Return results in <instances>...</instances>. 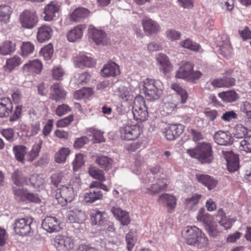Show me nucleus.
<instances>
[{
  "label": "nucleus",
  "instance_id": "f257e3e1",
  "mask_svg": "<svg viewBox=\"0 0 251 251\" xmlns=\"http://www.w3.org/2000/svg\"><path fill=\"white\" fill-rule=\"evenodd\" d=\"M187 152L201 163H210L214 158L212 147L208 143H201L194 149H188Z\"/></svg>",
  "mask_w": 251,
  "mask_h": 251
},
{
  "label": "nucleus",
  "instance_id": "4be33fe9",
  "mask_svg": "<svg viewBox=\"0 0 251 251\" xmlns=\"http://www.w3.org/2000/svg\"><path fill=\"white\" fill-rule=\"evenodd\" d=\"M52 30L50 26L43 25L38 28L37 39L39 42L48 41L52 35Z\"/></svg>",
  "mask_w": 251,
  "mask_h": 251
},
{
  "label": "nucleus",
  "instance_id": "5701e85b",
  "mask_svg": "<svg viewBox=\"0 0 251 251\" xmlns=\"http://www.w3.org/2000/svg\"><path fill=\"white\" fill-rule=\"evenodd\" d=\"M111 211L114 217L119 220L124 226H126L130 222L128 213L123 210L118 206H113L111 208Z\"/></svg>",
  "mask_w": 251,
  "mask_h": 251
},
{
  "label": "nucleus",
  "instance_id": "b1692460",
  "mask_svg": "<svg viewBox=\"0 0 251 251\" xmlns=\"http://www.w3.org/2000/svg\"><path fill=\"white\" fill-rule=\"evenodd\" d=\"M85 28L84 25H80L70 30L67 35L68 41L74 42L80 40L82 37Z\"/></svg>",
  "mask_w": 251,
  "mask_h": 251
},
{
  "label": "nucleus",
  "instance_id": "dca6fc26",
  "mask_svg": "<svg viewBox=\"0 0 251 251\" xmlns=\"http://www.w3.org/2000/svg\"><path fill=\"white\" fill-rule=\"evenodd\" d=\"M53 245L58 251H69L74 248V243L71 239L58 235L55 238Z\"/></svg>",
  "mask_w": 251,
  "mask_h": 251
},
{
  "label": "nucleus",
  "instance_id": "e2e57ef3",
  "mask_svg": "<svg viewBox=\"0 0 251 251\" xmlns=\"http://www.w3.org/2000/svg\"><path fill=\"white\" fill-rule=\"evenodd\" d=\"M117 95L123 100L127 101L130 97L127 88L125 86H120L116 91Z\"/></svg>",
  "mask_w": 251,
  "mask_h": 251
},
{
  "label": "nucleus",
  "instance_id": "e433bc0d",
  "mask_svg": "<svg viewBox=\"0 0 251 251\" xmlns=\"http://www.w3.org/2000/svg\"><path fill=\"white\" fill-rule=\"evenodd\" d=\"M12 12L11 8L7 5L0 6V21L5 24L9 21L10 15Z\"/></svg>",
  "mask_w": 251,
  "mask_h": 251
},
{
  "label": "nucleus",
  "instance_id": "f8f14e48",
  "mask_svg": "<svg viewBox=\"0 0 251 251\" xmlns=\"http://www.w3.org/2000/svg\"><path fill=\"white\" fill-rule=\"evenodd\" d=\"M184 126L181 124L168 125L163 133L168 140H173L178 138L184 131Z\"/></svg>",
  "mask_w": 251,
  "mask_h": 251
},
{
  "label": "nucleus",
  "instance_id": "f03ea898",
  "mask_svg": "<svg viewBox=\"0 0 251 251\" xmlns=\"http://www.w3.org/2000/svg\"><path fill=\"white\" fill-rule=\"evenodd\" d=\"M143 91L147 100H158L162 93V83L158 80L146 78L143 82Z\"/></svg>",
  "mask_w": 251,
  "mask_h": 251
},
{
  "label": "nucleus",
  "instance_id": "c756f323",
  "mask_svg": "<svg viewBox=\"0 0 251 251\" xmlns=\"http://www.w3.org/2000/svg\"><path fill=\"white\" fill-rule=\"evenodd\" d=\"M42 70V64L39 60H33L29 61L28 63L23 66L24 72L35 73L39 74Z\"/></svg>",
  "mask_w": 251,
  "mask_h": 251
},
{
  "label": "nucleus",
  "instance_id": "37998d69",
  "mask_svg": "<svg viewBox=\"0 0 251 251\" xmlns=\"http://www.w3.org/2000/svg\"><path fill=\"white\" fill-rule=\"evenodd\" d=\"M171 88L180 96L181 98V102L182 103H185L188 96L186 90L177 83H173L171 86Z\"/></svg>",
  "mask_w": 251,
  "mask_h": 251
},
{
  "label": "nucleus",
  "instance_id": "7ed1b4c3",
  "mask_svg": "<svg viewBox=\"0 0 251 251\" xmlns=\"http://www.w3.org/2000/svg\"><path fill=\"white\" fill-rule=\"evenodd\" d=\"M193 68L192 63L184 62L176 71V77L188 81L195 82L201 76L202 74L200 71L194 72Z\"/></svg>",
  "mask_w": 251,
  "mask_h": 251
},
{
  "label": "nucleus",
  "instance_id": "680f3d73",
  "mask_svg": "<svg viewBox=\"0 0 251 251\" xmlns=\"http://www.w3.org/2000/svg\"><path fill=\"white\" fill-rule=\"evenodd\" d=\"M232 71L231 70L226 71V76L222 78L224 87H229L235 85V80L234 78L228 77V75H231Z\"/></svg>",
  "mask_w": 251,
  "mask_h": 251
},
{
  "label": "nucleus",
  "instance_id": "052dcab7",
  "mask_svg": "<svg viewBox=\"0 0 251 251\" xmlns=\"http://www.w3.org/2000/svg\"><path fill=\"white\" fill-rule=\"evenodd\" d=\"M209 236L212 237H217L219 236L221 230L218 227L216 222L214 224L207 226L206 228Z\"/></svg>",
  "mask_w": 251,
  "mask_h": 251
},
{
  "label": "nucleus",
  "instance_id": "20e7f679",
  "mask_svg": "<svg viewBox=\"0 0 251 251\" xmlns=\"http://www.w3.org/2000/svg\"><path fill=\"white\" fill-rule=\"evenodd\" d=\"M31 217H25L16 220L14 225L15 232L21 236L29 235L34 232L35 223Z\"/></svg>",
  "mask_w": 251,
  "mask_h": 251
},
{
  "label": "nucleus",
  "instance_id": "09e8293b",
  "mask_svg": "<svg viewBox=\"0 0 251 251\" xmlns=\"http://www.w3.org/2000/svg\"><path fill=\"white\" fill-rule=\"evenodd\" d=\"M13 191L15 199L18 201H24L27 200V192L24 189L13 187Z\"/></svg>",
  "mask_w": 251,
  "mask_h": 251
},
{
  "label": "nucleus",
  "instance_id": "774afa93",
  "mask_svg": "<svg viewBox=\"0 0 251 251\" xmlns=\"http://www.w3.org/2000/svg\"><path fill=\"white\" fill-rule=\"evenodd\" d=\"M166 34L167 38L171 41L178 40L181 36L180 32L174 29H169L167 30Z\"/></svg>",
  "mask_w": 251,
  "mask_h": 251
},
{
  "label": "nucleus",
  "instance_id": "1a4fd4ad",
  "mask_svg": "<svg viewBox=\"0 0 251 251\" xmlns=\"http://www.w3.org/2000/svg\"><path fill=\"white\" fill-rule=\"evenodd\" d=\"M140 133V127L136 124L126 125L120 129L121 138L123 140H135L139 136Z\"/></svg>",
  "mask_w": 251,
  "mask_h": 251
},
{
  "label": "nucleus",
  "instance_id": "aec40b11",
  "mask_svg": "<svg viewBox=\"0 0 251 251\" xmlns=\"http://www.w3.org/2000/svg\"><path fill=\"white\" fill-rule=\"evenodd\" d=\"M102 76L107 77L116 76L120 73L119 67L114 62H110L105 64L101 70Z\"/></svg>",
  "mask_w": 251,
  "mask_h": 251
},
{
  "label": "nucleus",
  "instance_id": "13d9d810",
  "mask_svg": "<svg viewBox=\"0 0 251 251\" xmlns=\"http://www.w3.org/2000/svg\"><path fill=\"white\" fill-rule=\"evenodd\" d=\"M91 95V90L88 88L84 87L82 89L76 91L74 93V97L76 100H80L83 98H88Z\"/></svg>",
  "mask_w": 251,
  "mask_h": 251
},
{
  "label": "nucleus",
  "instance_id": "338daca9",
  "mask_svg": "<svg viewBox=\"0 0 251 251\" xmlns=\"http://www.w3.org/2000/svg\"><path fill=\"white\" fill-rule=\"evenodd\" d=\"M74 120V116L70 115L69 116L59 120L57 121V126L58 127H63L69 125Z\"/></svg>",
  "mask_w": 251,
  "mask_h": 251
},
{
  "label": "nucleus",
  "instance_id": "ea45409f",
  "mask_svg": "<svg viewBox=\"0 0 251 251\" xmlns=\"http://www.w3.org/2000/svg\"><path fill=\"white\" fill-rule=\"evenodd\" d=\"M22 63L21 58L18 56H15L13 58L7 60L6 64L4 66L5 69L8 72H11L16 67Z\"/></svg>",
  "mask_w": 251,
  "mask_h": 251
},
{
  "label": "nucleus",
  "instance_id": "9d476101",
  "mask_svg": "<svg viewBox=\"0 0 251 251\" xmlns=\"http://www.w3.org/2000/svg\"><path fill=\"white\" fill-rule=\"evenodd\" d=\"M220 155L226 161L228 170L230 172L237 171L239 168L238 157L232 151H222Z\"/></svg>",
  "mask_w": 251,
  "mask_h": 251
},
{
  "label": "nucleus",
  "instance_id": "c9c22d12",
  "mask_svg": "<svg viewBox=\"0 0 251 251\" xmlns=\"http://www.w3.org/2000/svg\"><path fill=\"white\" fill-rule=\"evenodd\" d=\"M16 50V43L6 41L0 45V54L6 55L14 52Z\"/></svg>",
  "mask_w": 251,
  "mask_h": 251
},
{
  "label": "nucleus",
  "instance_id": "a878e982",
  "mask_svg": "<svg viewBox=\"0 0 251 251\" xmlns=\"http://www.w3.org/2000/svg\"><path fill=\"white\" fill-rule=\"evenodd\" d=\"M216 218V221L226 230L230 228L232 223L235 221L233 219H227L222 209L218 210Z\"/></svg>",
  "mask_w": 251,
  "mask_h": 251
},
{
  "label": "nucleus",
  "instance_id": "de8ad7c7",
  "mask_svg": "<svg viewBox=\"0 0 251 251\" xmlns=\"http://www.w3.org/2000/svg\"><path fill=\"white\" fill-rule=\"evenodd\" d=\"M157 59L162 66L160 69L163 71V74L167 73L171 68V64L169 62L168 57L165 55L163 54Z\"/></svg>",
  "mask_w": 251,
  "mask_h": 251
},
{
  "label": "nucleus",
  "instance_id": "f704fd0d",
  "mask_svg": "<svg viewBox=\"0 0 251 251\" xmlns=\"http://www.w3.org/2000/svg\"><path fill=\"white\" fill-rule=\"evenodd\" d=\"M219 97L226 102L235 101L239 99V96L236 92L233 90L224 91L218 94Z\"/></svg>",
  "mask_w": 251,
  "mask_h": 251
},
{
  "label": "nucleus",
  "instance_id": "a19ab883",
  "mask_svg": "<svg viewBox=\"0 0 251 251\" xmlns=\"http://www.w3.org/2000/svg\"><path fill=\"white\" fill-rule=\"evenodd\" d=\"M96 162L101 168L105 170L110 168L113 163L112 159L106 156L97 157Z\"/></svg>",
  "mask_w": 251,
  "mask_h": 251
},
{
  "label": "nucleus",
  "instance_id": "0eeeda50",
  "mask_svg": "<svg viewBox=\"0 0 251 251\" xmlns=\"http://www.w3.org/2000/svg\"><path fill=\"white\" fill-rule=\"evenodd\" d=\"M134 119L138 122H143L147 120L148 116V107L143 99L135 100L132 109Z\"/></svg>",
  "mask_w": 251,
  "mask_h": 251
},
{
  "label": "nucleus",
  "instance_id": "6e6552de",
  "mask_svg": "<svg viewBox=\"0 0 251 251\" xmlns=\"http://www.w3.org/2000/svg\"><path fill=\"white\" fill-rule=\"evenodd\" d=\"M75 197V192L73 187L68 186H62L56 191L55 198L58 202L61 205H64L68 202H71Z\"/></svg>",
  "mask_w": 251,
  "mask_h": 251
},
{
  "label": "nucleus",
  "instance_id": "393cba45",
  "mask_svg": "<svg viewBox=\"0 0 251 251\" xmlns=\"http://www.w3.org/2000/svg\"><path fill=\"white\" fill-rule=\"evenodd\" d=\"M103 194L98 188L90 189L84 194V199L86 203H92L102 199Z\"/></svg>",
  "mask_w": 251,
  "mask_h": 251
},
{
  "label": "nucleus",
  "instance_id": "bf43d9fd",
  "mask_svg": "<svg viewBox=\"0 0 251 251\" xmlns=\"http://www.w3.org/2000/svg\"><path fill=\"white\" fill-rule=\"evenodd\" d=\"M240 150L246 152H251V136L245 137L240 142Z\"/></svg>",
  "mask_w": 251,
  "mask_h": 251
},
{
  "label": "nucleus",
  "instance_id": "423d86ee",
  "mask_svg": "<svg viewBox=\"0 0 251 251\" xmlns=\"http://www.w3.org/2000/svg\"><path fill=\"white\" fill-rule=\"evenodd\" d=\"M19 20L23 28L32 29L37 25L38 18L35 10L25 9L20 14Z\"/></svg>",
  "mask_w": 251,
  "mask_h": 251
},
{
  "label": "nucleus",
  "instance_id": "0e129e2a",
  "mask_svg": "<svg viewBox=\"0 0 251 251\" xmlns=\"http://www.w3.org/2000/svg\"><path fill=\"white\" fill-rule=\"evenodd\" d=\"M71 110V108L66 104H62L57 106L56 109V114L58 116H62Z\"/></svg>",
  "mask_w": 251,
  "mask_h": 251
},
{
  "label": "nucleus",
  "instance_id": "603ef678",
  "mask_svg": "<svg viewBox=\"0 0 251 251\" xmlns=\"http://www.w3.org/2000/svg\"><path fill=\"white\" fill-rule=\"evenodd\" d=\"M88 172L92 177L100 181L104 179L103 172L95 167L91 166L88 170Z\"/></svg>",
  "mask_w": 251,
  "mask_h": 251
},
{
  "label": "nucleus",
  "instance_id": "9b49d317",
  "mask_svg": "<svg viewBox=\"0 0 251 251\" xmlns=\"http://www.w3.org/2000/svg\"><path fill=\"white\" fill-rule=\"evenodd\" d=\"M42 226L50 233L57 232L61 229L59 220L52 216L46 217L42 222Z\"/></svg>",
  "mask_w": 251,
  "mask_h": 251
},
{
  "label": "nucleus",
  "instance_id": "6ab92c4d",
  "mask_svg": "<svg viewBox=\"0 0 251 251\" xmlns=\"http://www.w3.org/2000/svg\"><path fill=\"white\" fill-rule=\"evenodd\" d=\"M176 198L173 195L166 193L161 195L158 201L164 206H166L169 212H172L176 206Z\"/></svg>",
  "mask_w": 251,
  "mask_h": 251
},
{
  "label": "nucleus",
  "instance_id": "2eb2a0df",
  "mask_svg": "<svg viewBox=\"0 0 251 251\" xmlns=\"http://www.w3.org/2000/svg\"><path fill=\"white\" fill-rule=\"evenodd\" d=\"M60 10V3L56 1H51L44 8V19L46 21H52Z\"/></svg>",
  "mask_w": 251,
  "mask_h": 251
},
{
  "label": "nucleus",
  "instance_id": "864d4df0",
  "mask_svg": "<svg viewBox=\"0 0 251 251\" xmlns=\"http://www.w3.org/2000/svg\"><path fill=\"white\" fill-rule=\"evenodd\" d=\"M181 47L191 50L193 51H197L200 48V45L189 39H187L180 42Z\"/></svg>",
  "mask_w": 251,
  "mask_h": 251
},
{
  "label": "nucleus",
  "instance_id": "79ce46f5",
  "mask_svg": "<svg viewBox=\"0 0 251 251\" xmlns=\"http://www.w3.org/2000/svg\"><path fill=\"white\" fill-rule=\"evenodd\" d=\"M43 142L40 140L33 146L32 149L29 151L26 156L27 160L29 162L33 161L38 156Z\"/></svg>",
  "mask_w": 251,
  "mask_h": 251
},
{
  "label": "nucleus",
  "instance_id": "c03bdc74",
  "mask_svg": "<svg viewBox=\"0 0 251 251\" xmlns=\"http://www.w3.org/2000/svg\"><path fill=\"white\" fill-rule=\"evenodd\" d=\"M70 153V150L67 148H62L55 154V161L57 163H63L65 162L67 157Z\"/></svg>",
  "mask_w": 251,
  "mask_h": 251
},
{
  "label": "nucleus",
  "instance_id": "39448f33",
  "mask_svg": "<svg viewBox=\"0 0 251 251\" xmlns=\"http://www.w3.org/2000/svg\"><path fill=\"white\" fill-rule=\"evenodd\" d=\"M184 236L187 243L191 245L198 243L205 244L207 241L204 235H202L201 230L195 226H187Z\"/></svg>",
  "mask_w": 251,
  "mask_h": 251
},
{
  "label": "nucleus",
  "instance_id": "3c124183",
  "mask_svg": "<svg viewBox=\"0 0 251 251\" xmlns=\"http://www.w3.org/2000/svg\"><path fill=\"white\" fill-rule=\"evenodd\" d=\"M203 113L209 122H213L214 120L221 115V111L207 108L203 111Z\"/></svg>",
  "mask_w": 251,
  "mask_h": 251
},
{
  "label": "nucleus",
  "instance_id": "f3484780",
  "mask_svg": "<svg viewBox=\"0 0 251 251\" xmlns=\"http://www.w3.org/2000/svg\"><path fill=\"white\" fill-rule=\"evenodd\" d=\"M142 24L144 30L148 35L157 34L160 30L159 25L155 21L148 17L143 19Z\"/></svg>",
  "mask_w": 251,
  "mask_h": 251
},
{
  "label": "nucleus",
  "instance_id": "cd10ccee",
  "mask_svg": "<svg viewBox=\"0 0 251 251\" xmlns=\"http://www.w3.org/2000/svg\"><path fill=\"white\" fill-rule=\"evenodd\" d=\"M74 63L76 67L81 68L84 67H92L95 61L92 57L82 54L75 59Z\"/></svg>",
  "mask_w": 251,
  "mask_h": 251
},
{
  "label": "nucleus",
  "instance_id": "ddd939ff",
  "mask_svg": "<svg viewBox=\"0 0 251 251\" xmlns=\"http://www.w3.org/2000/svg\"><path fill=\"white\" fill-rule=\"evenodd\" d=\"M88 33L89 37L97 45H103L106 43V34L103 30L97 29L93 25H90Z\"/></svg>",
  "mask_w": 251,
  "mask_h": 251
},
{
  "label": "nucleus",
  "instance_id": "4c0bfd02",
  "mask_svg": "<svg viewBox=\"0 0 251 251\" xmlns=\"http://www.w3.org/2000/svg\"><path fill=\"white\" fill-rule=\"evenodd\" d=\"M21 55L26 58L33 54L34 51V45L30 42H25L21 46Z\"/></svg>",
  "mask_w": 251,
  "mask_h": 251
},
{
  "label": "nucleus",
  "instance_id": "a211bd4d",
  "mask_svg": "<svg viewBox=\"0 0 251 251\" xmlns=\"http://www.w3.org/2000/svg\"><path fill=\"white\" fill-rule=\"evenodd\" d=\"M85 213L77 208H73L68 212L67 220L70 223L81 224L85 219Z\"/></svg>",
  "mask_w": 251,
  "mask_h": 251
},
{
  "label": "nucleus",
  "instance_id": "7c9ffc66",
  "mask_svg": "<svg viewBox=\"0 0 251 251\" xmlns=\"http://www.w3.org/2000/svg\"><path fill=\"white\" fill-rule=\"evenodd\" d=\"M51 93L50 97V99L58 101L64 99L66 96L65 92L60 87L59 83H55L51 87Z\"/></svg>",
  "mask_w": 251,
  "mask_h": 251
},
{
  "label": "nucleus",
  "instance_id": "69168bd1",
  "mask_svg": "<svg viewBox=\"0 0 251 251\" xmlns=\"http://www.w3.org/2000/svg\"><path fill=\"white\" fill-rule=\"evenodd\" d=\"M241 110L248 118L251 119V103L250 102L246 101L243 102Z\"/></svg>",
  "mask_w": 251,
  "mask_h": 251
},
{
  "label": "nucleus",
  "instance_id": "4468645a",
  "mask_svg": "<svg viewBox=\"0 0 251 251\" xmlns=\"http://www.w3.org/2000/svg\"><path fill=\"white\" fill-rule=\"evenodd\" d=\"M213 139L215 143L221 146H228L233 143V137L228 131L219 130L215 133Z\"/></svg>",
  "mask_w": 251,
  "mask_h": 251
},
{
  "label": "nucleus",
  "instance_id": "49530a36",
  "mask_svg": "<svg viewBox=\"0 0 251 251\" xmlns=\"http://www.w3.org/2000/svg\"><path fill=\"white\" fill-rule=\"evenodd\" d=\"M247 133L248 130L246 127L242 125H237L234 129V137L237 139L245 138Z\"/></svg>",
  "mask_w": 251,
  "mask_h": 251
},
{
  "label": "nucleus",
  "instance_id": "a18cd8bd",
  "mask_svg": "<svg viewBox=\"0 0 251 251\" xmlns=\"http://www.w3.org/2000/svg\"><path fill=\"white\" fill-rule=\"evenodd\" d=\"M85 156L82 153L76 154L75 158L72 163L73 169L74 171H77L85 162Z\"/></svg>",
  "mask_w": 251,
  "mask_h": 251
},
{
  "label": "nucleus",
  "instance_id": "72a5a7b5",
  "mask_svg": "<svg viewBox=\"0 0 251 251\" xmlns=\"http://www.w3.org/2000/svg\"><path fill=\"white\" fill-rule=\"evenodd\" d=\"M11 179L13 183L17 186H21L24 184L28 185L27 178L24 176L21 171L18 170L13 173Z\"/></svg>",
  "mask_w": 251,
  "mask_h": 251
},
{
  "label": "nucleus",
  "instance_id": "6e6d98bb",
  "mask_svg": "<svg viewBox=\"0 0 251 251\" xmlns=\"http://www.w3.org/2000/svg\"><path fill=\"white\" fill-rule=\"evenodd\" d=\"M126 248L128 251H131L136 241L135 234L131 231L129 232L126 236Z\"/></svg>",
  "mask_w": 251,
  "mask_h": 251
},
{
  "label": "nucleus",
  "instance_id": "8fccbe9b",
  "mask_svg": "<svg viewBox=\"0 0 251 251\" xmlns=\"http://www.w3.org/2000/svg\"><path fill=\"white\" fill-rule=\"evenodd\" d=\"M28 183L32 186L34 188L37 189L43 184L44 180L39 175L34 174L31 175L28 179Z\"/></svg>",
  "mask_w": 251,
  "mask_h": 251
},
{
  "label": "nucleus",
  "instance_id": "5fc2aeb1",
  "mask_svg": "<svg viewBox=\"0 0 251 251\" xmlns=\"http://www.w3.org/2000/svg\"><path fill=\"white\" fill-rule=\"evenodd\" d=\"M53 49L51 44H49L42 48L40 54L44 57L46 60H50L53 55Z\"/></svg>",
  "mask_w": 251,
  "mask_h": 251
},
{
  "label": "nucleus",
  "instance_id": "2f4dec72",
  "mask_svg": "<svg viewBox=\"0 0 251 251\" xmlns=\"http://www.w3.org/2000/svg\"><path fill=\"white\" fill-rule=\"evenodd\" d=\"M199 182L207 186L209 190L214 188L217 184V181L213 177L206 175H201L197 176Z\"/></svg>",
  "mask_w": 251,
  "mask_h": 251
},
{
  "label": "nucleus",
  "instance_id": "bb28decb",
  "mask_svg": "<svg viewBox=\"0 0 251 251\" xmlns=\"http://www.w3.org/2000/svg\"><path fill=\"white\" fill-rule=\"evenodd\" d=\"M90 11L86 8L78 7L70 15V20L74 22H80L87 18Z\"/></svg>",
  "mask_w": 251,
  "mask_h": 251
},
{
  "label": "nucleus",
  "instance_id": "4d7b16f0",
  "mask_svg": "<svg viewBox=\"0 0 251 251\" xmlns=\"http://www.w3.org/2000/svg\"><path fill=\"white\" fill-rule=\"evenodd\" d=\"M91 75L87 72L78 74L76 76V83L78 86L85 85L90 80Z\"/></svg>",
  "mask_w": 251,
  "mask_h": 251
},
{
  "label": "nucleus",
  "instance_id": "473e14b6",
  "mask_svg": "<svg viewBox=\"0 0 251 251\" xmlns=\"http://www.w3.org/2000/svg\"><path fill=\"white\" fill-rule=\"evenodd\" d=\"M13 151L17 160L22 163H25V156L27 152V148L23 145H15L13 147Z\"/></svg>",
  "mask_w": 251,
  "mask_h": 251
},
{
  "label": "nucleus",
  "instance_id": "58836bf2",
  "mask_svg": "<svg viewBox=\"0 0 251 251\" xmlns=\"http://www.w3.org/2000/svg\"><path fill=\"white\" fill-rule=\"evenodd\" d=\"M201 195L195 194L185 200L187 208L192 211H195L198 208V203L201 199Z\"/></svg>",
  "mask_w": 251,
  "mask_h": 251
},
{
  "label": "nucleus",
  "instance_id": "412c9836",
  "mask_svg": "<svg viewBox=\"0 0 251 251\" xmlns=\"http://www.w3.org/2000/svg\"><path fill=\"white\" fill-rule=\"evenodd\" d=\"M105 212L99 211L92 213L91 215L92 223L93 225H99L102 227V229H105L108 227V221L106 218Z\"/></svg>",
  "mask_w": 251,
  "mask_h": 251
},
{
  "label": "nucleus",
  "instance_id": "c85d7f7f",
  "mask_svg": "<svg viewBox=\"0 0 251 251\" xmlns=\"http://www.w3.org/2000/svg\"><path fill=\"white\" fill-rule=\"evenodd\" d=\"M12 104L8 98H3L0 100V117H8L11 113Z\"/></svg>",
  "mask_w": 251,
  "mask_h": 251
}]
</instances>
